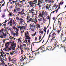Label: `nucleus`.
<instances>
[{
    "label": "nucleus",
    "mask_w": 66,
    "mask_h": 66,
    "mask_svg": "<svg viewBox=\"0 0 66 66\" xmlns=\"http://www.w3.org/2000/svg\"><path fill=\"white\" fill-rule=\"evenodd\" d=\"M29 18H30V16L28 15L26 18V20L28 23H29L30 22H34V18L33 17Z\"/></svg>",
    "instance_id": "f257e3e1"
},
{
    "label": "nucleus",
    "mask_w": 66,
    "mask_h": 66,
    "mask_svg": "<svg viewBox=\"0 0 66 66\" xmlns=\"http://www.w3.org/2000/svg\"><path fill=\"white\" fill-rule=\"evenodd\" d=\"M25 42H27V39H29V40H30L31 39V38L30 37V36H29V32L28 31H27L25 33Z\"/></svg>",
    "instance_id": "f03ea898"
},
{
    "label": "nucleus",
    "mask_w": 66,
    "mask_h": 66,
    "mask_svg": "<svg viewBox=\"0 0 66 66\" xmlns=\"http://www.w3.org/2000/svg\"><path fill=\"white\" fill-rule=\"evenodd\" d=\"M28 3L29 4L30 7H31L32 9H33L35 7L34 5L35 4V3L34 1H30L28 2Z\"/></svg>",
    "instance_id": "7ed1b4c3"
},
{
    "label": "nucleus",
    "mask_w": 66,
    "mask_h": 66,
    "mask_svg": "<svg viewBox=\"0 0 66 66\" xmlns=\"http://www.w3.org/2000/svg\"><path fill=\"white\" fill-rule=\"evenodd\" d=\"M56 34H55V32L53 33L52 34V38L51 40V43L52 41H53V40H55V41L56 40V39H54L55 37H56Z\"/></svg>",
    "instance_id": "20e7f679"
},
{
    "label": "nucleus",
    "mask_w": 66,
    "mask_h": 66,
    "mask_svg": "<svg viewBox=\"0 0 66 66\" xmlns=\"http://www.w3.org/2000/svg\"><path fill=\"white\" fill-rule=\"evenodd\" d=\"M11 46L10 47L11 49H12V50H14L15 49V47H16V43H14L11 44Z\"/></svg>",
    "instance_id": "39448f33"
},
{
    "label": "nucleus",
    "mask_w": 66,
    "mask_h": 66,
    "mask_svg": "<svg viewBox=\"0 0 66 66\" xmlns=\"http://www.w3.org/2000/svg\"><path fill=\"white\" fill-rule=\"evenodd\" d=\"M30 28L31 29V31H34V30L35 28H36V26L32 24H31L30 25Z\"/></svg>",
    "instance_id": "423d86ee"
},
{
    "label": "nucleus",
    "mask_w": 66,
    "mask_h": 66,
    "mask_svg": "<svg viewBox=\"0 0 66 66\" xmlns=\"http://www.w3.org/2000/svg\"><path fill=\"white\" fill-rule=\"evenodd\" d=\"M21 58V59H20V61H21V62H22L23 60V61H25L26 60H27V57L24 55H22Z\"/></svg>",
    "instance_id": "0eeeda50"
},
{
    "label": "nucleus",
    "mask_w": 66,
    "mask_h": 66,
    "mask_svg": "<svg viewBox=\"0 0 66 66\" xmlns=\"http://www.w3.org/2000/svg\"><path fill=\"white\" fill-rule=\"evenodd\" d=\"M27 24H26V25L25 26H18L17 28H19V29H20V30H24L26 29V28H27Z\"/></svg>",
    "instance_id": "6e6552de"
},
{
    "label": "nucleus",
    "mask_w": 66,
    "mask_h": 66,
    "mask_svg": "<svg viewBox=\"0 0 66 66\" xmlns=\"http://www.w3.org/2000/svg\"><path fill=\"white\" fill-rule=\"evenodd\" d=\"M20 8L17 7V6H15V9H14V12H15V13H17V11H18V12H19V11H20Z\"/></svg>",
    "instance_id": "1a4fd4ad"
},
{
    "label": "nucleus",
    "mask_w": 66,
    "mask_h": 66,
    "mask_svg": "<svg viewBox=\"0 0 66 66\" xmlns=\"http://www.w3.org/2000/svg\"><path fill=\"white\" fill-rule=\"evenodd\" d=\"M42 13L43 15H45V16H46L48 15V14H47V12H46V11H42Z\"/></svg>",
    "instance_id": "9d476101"
},
{
    "label": "nucleus",
    "mask_w": 66,
    "mask_h": 66,
    "mask_svg": "<svg viewBox=\"0 0 66 66\" xmlns=\"http://www.w3.org/2000/svg\"><path fill=\"white\" fill-rule=\"evenodd\" d=\"M12 34L13 35V36H15L16 35V36H18V35L19 34H18V31H17L16 33H14L13 32H12Z\"/></svg>",
    "instance_id": "9b49d317"
},
{
    "label": "nucleus",
    "mask_w": 66,
    "mask_h": 66,
    "mask_svg": "<svg viewBox=\"0 0 66 66\" xmlns=\"http://www.w3.org/2000/svg\"><path fill=\"white\" fill-rule=\"evenodd\" d=\"M60 21H61V20L60 19V18H59L58 20V24H59L60 27H61V25H62V23H61V22Z\"/></svg>",
    "instance_id": "f8f14e48"
},
{
    "label": "nucleus",
    "mask_w": 66,
    "mask_h": 66,
    "mask_svg": "<svg viewBox=\"0 0 66 66\" xmlns=\"http://www.w3.org/2000/svg\"><path fill=\"white\" fill-rule=\"evenodd\" d=\"M52 50V47L51 46H49L47 47H46V50Z\"/></svg>",
    "instance_id": "ddd939ff"
},
{
    "label": "nucleus",
    "mask_w": 66,
    "mask_h": 66,
    "mask_svg": "<svg viewBox=\"0 0 66 66\" xmlns=\"http://www.w3.org/2000/svg\"><path fill=\"white\" fill-rule=\"evenodd\" d=\"M30 60L29 59H27L26 61V63H24L23 64V65H25L26 64H29L30 63Z\"/></svg>",
    "instance_id": "4468645a"
},
{
    "label": "nucleus",
    "mask_w": 66,
    "mask_h": 66,
    "mask_svg": "<svg viewBox=\"0 0 66 66\" xmlns=\"http://www.w3.org/2000/svg\"><path fill=\"white\" fill-rule=\"evenodd\" d=\"M50 6H51V5L47 4L46 6V8L47 9H50Z\"/></svg>",
    "instance_id": "2eb2a0df"
},
{
    "label": "nucleus",
    "mask_w": 66,
    "mask_h": 66,
    "mask_svg": "<svg viewBox=\"0 0 66 66\" xmlns=\"http://www.w3.org/2000/svg\"><path fill=\"white\" fill-rule=\"evenodd\" d=\"M64 48V52L65 53H66V47L65 46H61L60 47V48Z\"/></svg>",
    "instance_id": "dca6fc26"
},
{
    "label": "nucleus",
    "mask_w": 66,
    "mask_h": 66,
    "mask_svg": "<svg viewBox=\"0 0 66 66\" xmlns=\"http://www.w3.org/2000/svg\"><path fill=\"white\" fill-rule=\"evenodd\" d=\"M10 43V42H8L5 44V46L7 48H8V46H9V44Z\"/></svg>",
    "instance_id": "f3484780"
},
{
    "label": "nucleus",
    "mask_w": 66,
    "mask_h": 66,
    "mask_svg": "<svg viewBox=\"0 0 66 66\" xmlns=\"http://www.w3.org/2000/svg\"><path fill=\"white\" fill-rule=\"evenodd\" d=\"M43 17L40 18V17H39V18L38 19V20L39 21H43Z\"/></svg>",
    "instance_id": "a211bd4d"
},
{
    "label": "nucleus",
    "mask_w": 66,
    "mask_h": 66,
    "mask_svg": "<svg viewBox=\"0 0 66 66\" xmlns=\"http://www.w3.org/2000/svg\"><path fill=\"white\" fill-rule=\"evenodd\" d=\"M20 23H21L22 22H24V21H23V19H21V18H20Z\"/></svg>",
    "instance_id": "6ab92c4d"
},
{
    "label": "nucleus",
    "mask_w": 66,
    "mask_h": 66,
    "mask_svg": "<svg viewBox=\"0 0 66 66\" xmlns=\"http://www.w3.org/2000/svg\"><path fill=\"white\" fill-rule=\"evenodd\" d=\"M14 53H15V51H12L9 54L13 55H14Z\"/></svg>",
    "instance_id": "aec40b11"
},
{
    "label": "nucleus",
    "mask_w": 66,
    "mask_h": 66,
    "mask_svg": "<svg viewBox=\"0 0 66 66\" xmlns=\"http://www.w3.org/2000/svg\"><path fill=\"white\" fill-rule=\"evenodd\" d=\"M58 10H59V9H57L55 11H53V12H52V13H53V14H54V13L56 12V14L57 13V12H58Z\"/></svg>",
    "instance_id": "412c9836"
},
{
    "label": "nucleus",
    "mask_w": 66,
    "mask_h": 66,
    "mask_svg": "<svg viewBox=\"0 0 66 66\" xmlns=\"http://www.w3.org/2000/svg\"><path fill=\"white\" fill-rule=\"evenodd\" d=\"M40 25L39 24H38L37 25L36 28L37 29H38V28H40Z\"/></svg>",
    "instance_id": "4be33fe9"
},
{
    "label": "nucleus",
    "mask_w": 66,
    "mask_h": 66,
    "mask_svg": "<svg viewBox=\"0 0 66 66\" xmlns=\"http://www.w3.org/2000/svg\"><path fill=\"white\" fill-rule=\"evenodd\" d=\"M42 47V46L40 48H39L38 49V50H37L36 51H38V50H39V49H40V50H43V47Z\"/></svg>",
    "instance_id": "5701e85b"
},
{
    "label": "nucleus",
    "mask_w": 66,
    "mask_h": 66,
    "mask_svg": "<svg viewBox=\"0 0 66 66\" xmlns=\"http://www.w3.org/2000/svg\"><path fill=\"white\" fill-rule=\"evenodd\" d=\"M48 3H53V1L52 0H48Z\"/></svg>",
    "instance_id": "b1692460"
},
{
    "label": "nucleus",
    "mask_w": 66,
    "mask_h": 66,
    "mask_svg": "<svg viewBox=\"0 0 66 66\" xmlns=\"http://www.w3.org/2000/svg\"><path fill=\"white\" fill-rule=\"evenodd\" d=\"M58 6H59V5H54L53 6V7H55V9H56L57 7H58Z\"/></svg>",
    "instance_id": "393cba45"
},
{
    "label": "nucleus",
    "mask_w": 66,
    "mask_h": 66,
    "mask_svg": "<svg viewBox=\"0 0 66 66\" xmlns=\"http://www.w3.org/2000/svg\"><path fill=\"white\" fill-rule=\"evenodd\" d=\"M43 13L42 14L41 13H40L39 14V17H43Z\"/></svg>",
    "instance_id": "a878e982"
},
{
    "label": "nucleus",
    "mask_w": 66,
    "mask_h": 66,
    "mask_svg": "<svg viewBox=\"0 0 66 66\" xmlns=\"http://www.w3.org/2000/svg\"><path fill=\"white\" fill-rule=\"evenodd\" d=\"M40 0H38V5H40Z\"/></svg>",
    "instance_id": "bb28decb"
},
{
    "label": "nucleus",
    "mask_w": 66,
    "mask_h": 66,
    "mask_svg": "<svg viewBox=\"0 0 66 66\" xmlns=\"http://www.w3.org/2000/svg\"><path fill=\"white\" fill-rule=\"evenodd\" d=\"M40 33H41V34H43L44 31H41V30H40V31H39V34H40Z\"/></svg>",
    "instance_id": "cd10ccee"
},
{
    "label": "nucleus",
    "mask_w": 66,
    "mask_h": 66,
    "mask_svg": "<svg viewBox=\"0 0 66 66\" xmlns=\"http://www.w3.org/2000/svg\"><path fill=\"white\" fill-rule=\"evenodd\" d=\"M45 17V16H44V17H43V20H42V21H43V22H44V21H46V20L44 18Z\"/></svg>",
    "instance_id": "c85d7f7f"
},
{
    "label": "nucleus",
    "mask_w": 66,
    "mask_h": 66,
    "mask_svg": "<svg viewBox=\"0 0 66 66\" xmlns=\"http://www.w3.org/2000/svg\"><path fill=\"white\" fill-rule=\"evenodd\" d=\"M0 53L1 54H2V53L4 54V52H3L2 50H1V51L0 52Z\"/></svg>",
    "instance_id": "c756f323"
},
{
    "label": "nucleus",
    "mask_w": 66,
    "mask_h": 66,
    "mask_svg": "<svg viewBox=\"0 0 66 66\" xmlns=\"http://www.w3.org/2000/svg\"><path fill=\"white\" fill-rule=\"evenodd\" d=\"M52 33V32H51L50 33V34L48 36V40L47 41V42H48V40H49V38H50V37H51V35H50Z\"/></svg>",
    "instance_id": "7c9ffc66"
},
{
    "label": "nucleus",
    "mask_w": 66,
    "mask_h": 66,
    "mask_svg": "<svg viewBox=\"0 0 66 66\" xmlns=\"http://www.w3.org/2000/svg\"><path fill=\"white\" fill-rule=\"evenodd\" d=\"M8 24H9V23H10V24H12V23H12V20H10L8 22Z\"/></svg>",
    "instance_id": "2f4dec72"
},
{
    "label": "nucleus",
    "mask_w": 66,
    "mask_h": 66,
    "mask_svg": "<svg viewBox=\"0 0 66 66\" xmlns=\"http://www.w3.org/2000/svg\"><path fill=\"white\" fill-rule=\"evenodd\" d=\"M55 47H54V48H56V47H58V48H59V45H55Z\"/></svg>",
    "instance_id": "473e14b6"
},
{
    "label": "nucleus",
    "mask_w": 66,
    "mask_h": 66,
    "mask_svg": "<svg viewBox=\"0 0 66 66\" xmlns=\"http://www.w3.org/2000/svg\"><path fill=\"white\" fill-rule=\"evenodd\" d=\"M8 59L9 61H12V62H13V61H12V60H11V57H8Z\"/></svg>",
    "instance_id": "72a5a7b5"
},
{
    "label": "nucleus",
    "mask_w": 66,
    "mask_h": 66,
    "mask_svg": "<svg viewBox=\"0 0 66 66\" xmlns=\"http://www.w3.org/2000/svg\"><path fill=\"white\" fill-rule=\"evenodd\" d=\"M24 14H25V13H24V12H23V13L22 12L21 13V15H24Z\"/></svg>",
    "instance_id": "f704fd0d"
},
{
    "label": "nucleus",
    "mask_w": 66,
    "mask_h": 66,
    "mask_svg": "<svg viewBox=\"0 0 66 66\" xmlns=\"http://www.w3.org/2000/svg\"><path fill=\"white\" fill-rule=\"evenodd\" d=\"M0 61L2 62H4V61L2 60V58L0 59Z\"/></svg>",
    "instance_id": "c9c22d12"
},
{
    "label": "nucleus",
    "mask_w": 66,
    "mask_h": 66,
    "mask_svg": "<svg viewBox=\"0 0 66 66\" xmlns=\"http://www.w3.org/2000/svg\"><path fill=\"white\" fill-rule=\"evenodd\" d=\"M20 50H21V52L22 53L23 51V50L21 48H20Z\"/></svg>",
    "instance_id": "e433bc0d"
},
{
    "label": "nucleus",
    "mask_w": 66,
    "mask_h": 66,
    "mask_svg": "<svg viewBox=\"0 0 66 66\" xmlns=\"http://www.w3.org/2000/svg\"><path fill=\"white\" fill-rule=\"evenodd\" d=\"M12 2H13V3H16V2H17V1H13L12 0Z\"/></svg>",
    "instance_id": "4c0bfd02"
},
{
    "label": "nucleus",
    "mask_w": 66,
    "mask_h": 66,
    "mask_svg": "<svg viewBox=\"0 0 66 66\" xmlns=\"http://www.w3.org/2000/svg\"><path fill=\"white\" fill-rule=\"evenodd\" d=\"M8 21H7V20L6 19L5 20V22H4L3 24V23H6V22H7Z\"/></svg>",
    "instance_id": "58836bf2"
},
{
    "label": "nucleus",
    "mask_w": 66,
    "mask_h": 66,
    "mask_svg": "<svg viewBox=\"0 0 66 66\" xmlns=\"http://www.w3.org/2000/svg\"><path fill=\"white\" fill-rule=\"evenodd\" d=\"M21 47H22V45H20V47H19V46H18V48L19 49H20V48H21Z\"/></svg>",
    "instance_id": "ea45409f"
},
{
    "label": "nucleus",
    "mask_w": 66,
    "mask_h": 66,
    "mask_svg": "<svg viewBox=\"0 0 66 66\" xmlns=\"http://www.w3.org/2000/svg\"><path fill=\"white\" fill-rule=\"evenodd\" d=\"M9 64H10L9 63H8V65L9 66H13V64H11L10 65H9Z\"/></svg>",
    "instance_id": "a19ab883"
},
{
    "label": "nucleus",
    "mask_w": 66,
    "mask_h": 66,
    "mask_svg": "<svg viewBox=\"0 0 66 66\" xmlns=\"http://www.w3.org/2000/svg\"><path fill=\"white\" fill-rule=\"evenodd\" d=\"M3 62L1 63V65L2 66H4L5 65L4 64V62Z\"/></svg>",
    "instance_id": "79ce46f5"
},
{
    "label": "nucleus",
    "mask_w": 66,
    "mask_h": 66,
    "mask_svg": "<svg viewBox=\"0 0 66 66\" xmlns=\"http://www.w3.org/2000/svg\"><path fill=\"white\" fill-rule=\"evenodd\" d=\"M37 19L36 18H35V19L34 20V21H35L36 22H37Z\"/></svg>",
    "instance_id": "37998d69"
},
{
    "label": "nucleus",
    "mask_w": 66,
    "mask_h": 66,
    "mask_svg": "<svg viewBox=\"0 0 66 66\" xmlns=\"http://www.w3.org/2000/svg\"><path fill=\"white\" fill-rule=\"evenodd\" d=\"M42 38V36H40L39 37V40H40V39H41V38Z\"/></svg>",
    "instance_id": "c03bdc74"
},
{
    "label": "nucleus",
    "mask_w": 66,
    "mask_h": 66,
    "mask_svg": "<svg viewBox=\"0 0 66 66\" xmlns=\"http://www.w3.org/2000/svg\"><path fill=\"white\" fill-rule=\"evenodd\" d=\"M57 33L58 34H59L60 33V30H58L57 31Z\"/></svg>",
    "instance_id": "a18cd8bd"
},
{
    "label": "nucleus",
    "mask_w": 66,
    "mask_h": 66,
    "mask_svg": "<svg viewBox=\"0 0 66 66\" xmlns=\"http://www.w3.org/2000/svg\"><path fill=\"white\" fill-rule=\"evenodd\" d=\"M38 53H34L35 56H36V55H38Z\"/></svg>",
    "instance_id": "49530a36"
},
{
    "label": "nucleus",
    "mask_w": 66,
    "mask_h": 66,
    "mask_svg": "<svg viewBox=\"0 0 66 66\" xmlns=\"http://www.w3.org/2000/svg\"><path fill=\"white\" fill-rule=\"evenodd\" d=\"M12 28H13V29H16V27H15V26H13Z\"/></svg>",
    "instance_id": "de8ad7c7"
},
{
    "label": "nucleus",
    "mask_w": 66,
    "mask_h": 66,
    "mask_svg": "<svg viewBox=\"0 0 66 66\" xmlns=\"http://www.w3.org/2000/svg\"><path fill=\"white\" fill-rule=\"evenodd\" d=\"M16 19L17 20H20V18H18V17H17L16 18Z\"/></svg>",
    "instance_id": "09e8293b"
},
{
    "label": "nucleus",
    "mask_w": 66,
    "mask_h": 66,
    "mask_svg": "<svg viewBox=\"0 0 66 66\" xmlns=\"http://www.w3.org/2000/svg\"><path fill=\"white\" fill-rule=\"evenodd\" d=\"M32 12V14H34V12H33V11H34V9H32L31 10Z\"/></svg>",
    "instance_id": "8fccbe9b"
},
{
    "label": "nucleus",
    "mask_w": 66,
    "mask_h": 66,
    "mask_svg": "<svg viewBox=\"0 0 66 66\" xmlns=\"http://www.w3.org/2000/svg\"><path fill=\"white\" fill-rule=\"evenodd\" d=\"M13 37L10 36L9 37V38H10V39H12Z\"/></svg>",
    "instance_id": "3c124183"
},
{
    "label": "nucleus",
    "mask_w": 66,
    "mask_h": 66,
    "mask_svg": "<svg viewBox=\"0 0 66 66\" xmlns=\"http://www.w3.org/2000/svg\"><path fill=\"white\" fill-rule=\"evenodd\" d=\"M35 1H34V2L35 3H36L37 2V0H34Z\"/></svg>",
    "instance_id": "603ef678"
},
{
    "label": "nucleus",
    "mask_w": 66,
    "mask_h": 66,
    "mask_svg": "<svg viewBox=\"0 0 66 66\" xmlns=\"http://www.w3.org/2000/svg\"><path fill=\"white\" fill-rule=\"evenodd\" d=\"M19 50V49L18 48H17L16 49V52H15V53H16V54H17V53H18V52H17V50Z\"/></svg>",
    "instance_id": "864d4df0"
},
{
    "label": "nucleus",
    "mask_w": 66,
    "mask_h": 66,
    "mask_svg": "<svg viewBox=\"0 0 66 66\" xmlns=\"http://www.w3.org/2000/svg\"><path fill=\"white\" fill-rule=\"evenodd\" d=\"M29 13H32V10H29Z\"/></svg>",
    "instance_id": "5fc2aeb1"
},
{
    "label": "nucleus",
    "mask_w": 66,
    "mask_h": 66,
    "mask_svg": "<svg viewBox=\"0 0 66 66\" xmlns=\"http://www.w3.org/2000/svg\"><path fill=\"white\" fill-rule=\"evenodd\" d=\"M15 23H16V22H15L14 21H13V22L12 23L13 25H14L15 24Z\"/></svg>",
    "instance_id": "6e6d98bb"
},
{
    "label": "nucleus",
    "mask_w": 66,
    "mask_h": 66,
    "mask_svg": "<svg viewBox=\"0 0 66 66\" xmlns=\"http://www.w3.org/2000/svg\"><path fill=\"white\" fill-rule=\"evenodd\" d=\"M28 45H30V40H28Z\"/></svg>",
    "instance_id": "4d7b16f0"
},
{
    "label": "nucleus",
    "mask_w": 66,
    "mask_h": 66,
    "mask_svg": "<svg viewBox=\"0 0 66 66\" xmlns=\"http://www.w3.org/2000/svg\"><path fill=\"white\" fill-rule=\"evenodd\" d=\"M22 12V11H21V12H18V14H20L21 15V13Z\"/></svg>",
    "instance_id": "13d9d810"
},
{
    "label": "nucleus",
    "mask_w": 66,
    "mask_h": 66,
    "mask_svg": "<svg viewBox=\"0 0 66 66\" xmlns=\"http://www.w3.org/2000/svg\"><path fill=\"white\" fill-rule=\"evenodd\" d=\"M37 37H35V40L36 41V40H37Z\"/></svg>",
    "instance_id": "bf43d9fd"
},
{
    "label": "nucleus",
    "mask_w": 66,
    "mask_h": 66,
    "mask_svg": "<svg viewBox=\"0 0 66 66\" xmlns=\"http://www.w3.org/2000/svg\"><path fill=\"white\" fill-rule=\"evenodd\" d=\"M19 2H18L17 3V5H18V6H20V5L19 4Z\"/></svg>",
    "instance_id": "052dcab7"
},
{
    "label": "nucleus",
    "mask_w": 66,
    "mask_h": 66,
    "mask_svg": "<svg viewBox=\"0 0 66 66\" xmlns=\"http://www.w3.org/2000/svg\"><path fill=\"white\" fill-rule=\"evenodd\" d=\"M53 20H54L55 19V16L53 18Z\"/></svg>",
    "instance_id": "680f3d73"
},
{
    "label": "nucleus",
    "mask_w": 66,
    "mask_h": 66,
    "mask_svg": "<svg viewBox=\"0 0 66 66\" xmlns=\"http://www.w3.org/2000/svg\"><path fill=\"white\" fill-rule=\"evenodd\" d=\"M58 45V42H55V43L54 44V45Z\"/></svg>",
    "instance_id": "e2e57ef3"
},
{
    "label": "nucleus",
    "mask_w": 66,
    "mask_h": 66,
    "mask_svg": "<svg viewBox=\"0 0 66 66\" xmlns=\"http://www.w3.org/2000/svg\"><path fill=\"white\" fill-rule=\"evenodd\" d=\"M3 29H1V30H0V33H1V32H2L3 31Z\"/></svg>",
    "instance_id": "0e129e2a"
},
{
    "label": "nucleus",
    "mask_w": 66,
    "mask_h": 66,
    "mask_svg": "<svg viewBox=\"0 0 66 66\" xmlns=\"http://www.w3.org/2000/svg\"><path fill=\"white\" fill-rule=\"evenodd\" d=\"M49 29H48L47 30V34H48V33H49Z\"/></svg>",
    "instance_id": "69168bd1"
},
{
    "label": "nucleus",
    "mask_w": 66,
    "mask_h": 66,
    "mask_svg": "<svg viewBox=\"0 0 66 66\" xmlns=\"http://www.w3.org/2000/svg\"><path fill=\"white\" fill-rule=\"evenodd\" d=\"M1 54V56L2 57H3V56H4V55L3 54Z\"/></svg>",
    "instance_id": "338daca9"
},
{
    "label": "nucleus",
    "mask_w": 66,
    "mask_h": 66,
    "mask_svg": "<svg viewBox=\"0 0 66 66\" xmlns=\"http://www.w3.org/2000/svg\"><path fill=\"white\" fill-rule=\"evenodd\" d=\"M27 9H29V5H27Z\"/></svg>",
    "instance_id": "774afa93"
}]
</instances>
